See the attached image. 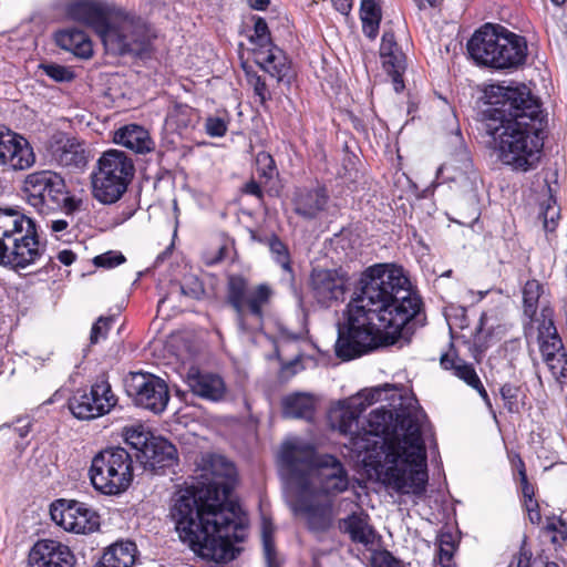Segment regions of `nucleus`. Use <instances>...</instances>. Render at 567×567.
Here are the masks:
<instances>
[{"label": "nucleus", "mask_w": 567, "mask_h": 567, "mask_svg": "<svg viewBox=\"0 0 567 567\" xmlns=\"http://www.w3.org/2000/svg\"><path fill=\"white\" fill-rule=\"evenodd\" d=\"M375 388L363 400L359 394L340 401L329 411L331 426L348 436L344 445L358 456L365 453L371 458L378 449L383 450V481L400 494L422 496L426 491V449L423 440L425 414L417 409L373 410L367 420L368 427L360 426V415L381 395Z\"/></svg>", "instance_id": "1"}, {"label": "nucleus", "mask_w": 567, "mask_h": 567, "mask_svg": "<svg viewBox=\"0 0 567 567\" xmlns=\"http://www.w3.org/2000/svg\"><path fill=\"white\" fill-rule=\"evenodd\" d=\"M360 285V293L348 305L347 321L338 324L336 354L342 360L401 338L408 341L426 321L421 297L402 268L374 265L363 272Z\"/></svg>", "instance_id": "2"}, {"label": "nucleus", "mask_w": 567, "mask_h": 567, "mask_svg": "<svg viewBox=\"0 0 567 567\" xmlns=\"http://www.w3.org/2000/svg\"><path fill=\"white\" fill-rule=\"evenodd\" d=\"M491 93L484 128L499 161L517 171L533 168L547 124L539 100L524 84L493 86Z\"/></svg>", "instance_id": "3"}, {"label": "nucleus", "mask_w": 567, "mask_h": 567, "mask_svg": "<svg viewBox=\"0 0 567 567\" xmlns=\"http://www.w3.org/2000/svg\"><path fill=\"white\" fill-rule=\"evenodd\" d=\"M229 488L207 486L204 496L190 489L176 494L172 519L182 542L196 553L235 558V543L246 538L247 518L240 506L228 501Z\"/></svg>", "instance_id": "4"}, {"label": "nucleus", "mask_w": 567, "mask_h": 567, "mask_svg": "<svg viewBox=\"0 0 567 567\" xmlns=\"http://www.w3.org/2000/svg\"><path fill=\"white\" fill-rule=\"evenodd\" d=\"M65 14L92 28L113 55L138 54L148 41L146 22L111 1L72 0Z\"/></svg>", "instance_id": "5"}, {"label": "nucleus", "mask_w": 567, "mask_h": 567, "mask_svg": "<svg viewBox=\"0 0 567 567\" xmlns=\"http://www.w3.org/2000/svg\"><path fill=\"white\" fill-rule=\"evenodd\" d=\"M313 458V446L299 440L282 444L279 463L287 484L295 491L290 502L293 515L316 536L327 534L334 524V501L309 491V470Z\"/></svg>", "instance_id": "6"}, {"label": "nucleus", "mask_w": 567, "mask_h": 567, "mask_svg": "<svg viewBox=\"0 0 567 567\" xmlns=\"http://www.w3.org/2000/svg\"><path fill=\"white\" fill-rule=\"evenodd\" d=\"M44 252L34 221L19 210L0 208V265L19 271Z\"/></svg>", "instance_id": "7"}, {"label": "nucleus", "mask_w": 567, "mask_h": 567, "mask_svg": "<svg viewBox=\"0 0 567 567\" xmlns=\"http://www.w3.org/2000/svg\"><path fill=\"white\" fill-rule=\"evenodd\" d=\"M467 51L480 65L514 69L525 63L527 43L524 37L487 23L472 35Z\"/></svg>", "instance_id": "8"}, {"label": "nucleus", "mask_w": 567, "mask_h": 567, "mask_svg": "<svg viewBox=\"0 0 567 567\" xmlns=\"http://www.w3.org/2000/svg\"><path fill=\"white\" fill-rule=\"evenodd\" d=\"M274 295L268 284L250 287L241 275H229L226 286V302L236 315V322L243 332L262 329L265 308Z\"/></svg>", "instance_id": "9"}, {"label": "nucleus", "mask_w": 567, "mask_h": 567, "mask_svg": "<svg viewBox=\"0 0 567 567\" xmlns=\"http://www.w3.org/2000/svg\"><path fill=\"white\" fill-rule=\"evenodd\" d=\"M134 173L133 159L123 151L104 152L91 174L93 197L104 205L118 202L127 190Z\"/></svg>", "instance_id": "10"}, {"label": "nucleus", "mask_w": 567, "mask_h": 567, "mask_svg": "<svg viewBox=\"0 0 567 567\" xmlns=\"http://www.w3.org/2000/svg\"><path fill=\"white\" fill-rule=\"evenodd\" d=\"M23 193L28 203L41 214L61 209L71 215L80 205V202L70 195L64 178L52 171H39L27 175Z\"/></svg>", "instance_id": "11"}, {"label": "nucleus", "mask_w": 567, "mask_h": 567, "mask_svg": "<svg viewBox=\"0 0 567 567\" xmlns=\"http://www.w3.org/2000/svg\"><path fill=\"white\" fill-rule=\"evenodd\" d=\"M89 474L96 491L117 495L133 481V457L120 446L105 449L93 457Z\"/></svg>", "instance_id": "12"}, {"label": "nucleus", "mask_w": 567, "mask_h": 567, "mask_svg": "<svg viewBox=\"0 0 567 567\" xmlns=\"http://www.w3.org/2000/svg\"><path fill=\"white\" fill-rule=\"evenodd\" d=\"M316 451L313 450V455ZM309 474V491L336 499L350 486V476L343 463L333 455H322L316 462L311 461Z\"/></svg>", "instance_id": "13"}, {"label": "nucleus", "mask_w": 567, "mask_h": 567, "mask_svg": "<svg viewBox=\"0 0 567 567\" xmlns=\"http://www.w3.org/2000/svg\"><path fill=\"white\" fill-rule=\"evenodd\" d=\"M117 403L111 384L104 375L99 377L90 391H76L69 400V409L79 420H92L107 414Z\"/></svg>", "instance_id": "14"}, {"label": "nucleus", "mask_w": 567, "mask_h": 567, "mask_svg": "<svg viewBox=\"0 0 567 567\" xmlns=\"http://www.w3.org/2000/svg\"><path fill=\"white\" fill-rule=\"evenodd\" d=\"M125 388L136 406L155 414L162 413L169 401V391L165 381L151 373H131Z\"/></svg>", "instance_id": "15"}, {"label": "nucleus", "mask_w": 567, "mask_h": 567, "mask_svg": "<svg viewBox=\"0 0 567 567\" xmlns=\"http://www.w3.org/2000/svg\"><path fill=\"white\" fill-rule=\"evenodd\" d=\"M52 520L66 532L89 534L100 527V516L85 503L60 498L50 506Z\"/></svg>", "instance_id": "16"}, {"label": "nucleus", "mask_w": 567, "mask_h": 567, "mask_svg": "<svg viewBox=\"0 0 567 567\" xmlns=\"http://www.w3.org/2000/svg\"><path fill=\"white\" fill-rule=\"evenodd\" d=\"M310 280L312 295L320 306L328 308L344 299L348 278L341 269H313Z\"/></svg>", "instance_id": "17"}, {"label": "nucleus", "mask_w": 567, "mask_h": 567, "mask_svg": "<svg viewBox=\"0 0 567 567\" xmlns=\"http://www.w3.org/2000/svg\"><path fill=\"white\" fill-rule=\"evenodd\" d=\"M35 163L30 143L21 135L0 127V166L23 171Z\"/></svg>", "instance_id": "18"}, {"label": "nucleus", "mask_w": 567, "mask_h": 567, "mask_svg": "<svg viewBox=\"0 0 567 567\" xmlns=\"http://www.w3.org/2000/svg\"><path fill=\"white\" fill-rule=\"evenodd\" d=\"M28 561V567H73L75 557L66 545L41 539L31 548Z\"/></svg>", "instance_id": "19"}, {"label": "nucleus", "mask_w": 567, "mask_h": 567, "mask_svg": "<svg viewBox=\"0 0 567 567\" xmlns=\"http://www.w3.org/2000/svg\"><path fill=\"white\" fill-rule=\"evenodd\" d=\"M380 58L385 72L391 76L395 92L404 90L403 74L406 70V56L399 47L392 30L384 31L380 45Z\"/></svg>", "instance_id": "20"}, {"label": "nucleus", "mask_w": 567, "mask_h": 567, "mask_svg": "<svg viewBox=\"0 0 567 567\" xmlns=\"http://www.w3.org/2000/svg\"><path fill=\"white\" fill-rule=\"evenodd\" d=\"M49 152L56 164L68 168H84L89 161V152L84 144L76 137L63 134L52 140Z\"/></svg>", "instance_id": "21"}, {"label": "nucleus", "mask_w": 567, "mask_h": 567, "mask_svg": "<svg viewBox=\"0 0 567 567\" xmlns=\"http://www.w3.org/2000/svg\"><path fill=\"white\" fill-rule=\"evenodd\" d=\"M136 460L154 473L161 470L171 468L177 464V450L175 445L163 437H151V442L143 449L142 453H135Z\"/></svg>", "instance_id": "22"}, {"label": "nucleus", "mask_w": 567, "mask_h": 567, "mask_svg": "<svg viewBox=\"0 0 567 567\" xmlns=\"http://www.w3.org/2000/svg\"><path fill=\"white\" fill-rule=\"evenodd\" d=\"M186 382L190 391L204 400L220 402L226 398V383L216 373L203 372L197 368H190L187 372Z\"/></svg>", "instance_id": "23"}, {"label": "nucleus", "mask_w": 567, "mask_h": 567, "mask_svg": "<svg viewBox=\"0 0 567 567\" xmlns=\"http://www.w3.org/2000/svg\"><path fill=\"white\" fill-rule=\"evenodd\" d=\"M437 177L447 182L473 185L477 179V173L467 148L461 146L449 161L443 163L437 169Z\"/></svg>", "instance_id": "24"}, {"label": "nucleus", "mask_w": 567, "mask_h": 567, "mask_svg": "<svg viewBox=\"0 0 567 567\" xmlns=\"http://www.w3.org/2000/svg\"><path fill=\"white\" fill-rule=\"evenodd\" d=\"M256 61L258 65L267 72L277 82L290 83V63L285 52L277 45H271L256 51Z\"/></svg>", "instance_id": "25"}, {"label": "nucleus", "mask_w": 567, "mask_h": 567, "mask_svg": "<svg viewBox=\"0 0 567 567\" xmlns=\"http://www.w3.org/2000/svg\"><path fill=\"white\" fill-rule=\"evenodd\" d=\"M114 142L140 154L148 153L154 148L148 131L137 124L120 127L114 134Z\"/></svg>", "instance_id": "26"}, {"label": "nucleus", "mask_w": 567, "mask_h": 567, "mask_svg": "<svg viewBox=\"0 0 567 567\" xmlns=\"http://www.w3.org/2000/svg\"><path fill=\"white\" fill-rule=\"evenodd\" d=\"M328 195L324 188L300 189L293 198V210L306 219H312L324 209Z\"/></svg>", "instance_id": "27"}, {"label": "nucleus", "mask_w": 567, "mask_h": 567, "mask_svg": "<svg viewBox=\"0 0 567 567\" xmlns=\"http://www.w3.org/2000/svg\"><path fill=\"white\" fill-rule=\"evenodd\" d=\"M56 44L75 56L89 59L93 55L92 42L89 35L78 28H66L55 33Z\"/></svg>", "instance_id": "28"}, {"label": "nucleus", "mask_w": 567, "mask_h": 567, "mask_svg": "<svg viewBox=\"0 0 567 567\" xmlns=\"http://www.w3.org/2000/svg\"><path fill=\"white\" fill-rule=\"evenodd\" d=\"M548 309H543V322L538 327L539 349L544 361H553L556 355L564 352V346L550 315H546Z\"/></svg>", "instance_id": "29"}, {"label": "nucleus", "mask_w": 567, "mask_h": 567, "mask_svg": "<svg viewBox=\"0 0 567 567\" xmlns=\"http://www.w3.org/2000/svg\"><path fill=\"white\" fill-rule=\"evenodd\" d=\"M136 546L132 542L110 546L95 567H132L135 563Z\"/></svg>", "instance_id": "30"}, {"label": "nucleus", "mask_w": 567, "mask_h": 567, "mask_svg": "<svg viewBox=\"0 0 567 567\" xmlns=\"http://www.w3.org/2000/svg\"><path fill=\"white\" fill-rule=\"evenodd\" d=\"M315 412L313 399L305 393H295L282 400V413L289 419L310 420Z\"/></svg>", "instance_id": "31"}, {"label": "nucleus", "mask_w": 567, "mask_h": 567, "mask_svg": "<svg viewBox=\"0 0 567 567\" xmlns=\"http://www.w3.org/2000/svg\"><path fill=\"white\" fill-rule=\"evenodd\" d=\"M339 528L343 533L349 534L351 540L354 543L368 545L373 542L374 535L372 528L361 515L355 513L340 519Z\"/></svg>", "instance_id": "32"}, {"label": "nucleus", "mask_w": 567, "mask_h": 567, "mask_svg": "<svg viewBox=\"0 0 567 567\" xmlns=\"http://www.w3.org/2000/svg\"><path fill=\"white\" fill-rule=\"evenodd\" d=\"M360 17L362 31L370 40H374L379 33L382 20V10L379 0H361Z\"/></svg>", "instance_id": "33"}, {"label": "nucleus", "mask_w": 567, "mask_h": 567, "mask_svg": "<svg viewBox=\"0 0 567 567\" xmlns=\"http://www.w3.org/2000/svg\"><path fill=\"white\" fill-rule=\"evenodd\" d=\"M440 362L445 370H453L454 374L471 388H477L481 385V380L471 363L453 358L449 353L442 354Z\"/></svg>", "instance_id": "34"}, {"label": "nucleus", "mask_w": 567, "mask_h": 567, "mask_svg": "<svg viewBox=\"0 0 567 567\" xmlns=\"http://www.w3.org/2000/svg\"><path fill=\"white\" fill-rule=\"evenodd\" d=\"M501 396L504 401V408L509 413H519L525 405V398L519 384L506 382L499 389Z\"/></svg>", "instance_id": "35"}, {"label": "nucleus", "mask_w": 567, "mask_h": 567, "mask_svg": "<svg viewBox=\"0 0 567 567\" xmlns=\"http://www.w3.org/2000/svg\"><path fill=\"white\" fill-rule=\"evenodd\" d=\"M544 292L543 285L536 280H528L523 288L524 312L529 318L536 315L538 301Z\"/></svg>", "instance_id": "36"}, {"label": "nucleus", "mask_w": 567, "mask_h": 567, "mask_svg": "<svg viewBox=\"0 0 567 567\" xmlns=\"http://www.w3.org/2000/svg\"><path fill=\"white\" fill-rule=\"evenodd\" d=\"M266 241L275 261L280 265L284 271L292 275L291 259L287 245L275 234H271Z\"/></svg>", "instance_id": "37"}, {"label": "nucleus", "mask_w": 567, "mask_h": 567, "mask_svg": "<svg viewBox=\"0 0 567 567\" xmlns=\"http://www.w3.org/2000/svg\"><path fill=\"white\" fill-rule=\"evenodd\" d=\"M539 216L543 218L545 230L554 231L559 218V208L551 194H549L546 202L540 203Z\"/></svg>", "instance_id": "38"}, {"label": "nucleus", "mask_w": 567, "mask_h": 567, "mask_svg": "<svg viewBox=\"0 0 567 567\" xmlns=\"http://www.w3.org/2000/svg\"><path fill=\"white\" fill-rule=\"evenodd\" d=\"M272 533V526L270 524L265 523L262 527V547L265 559L267 563V567H281V561L277 557V553L275 549Z\"/></svg>", "instance_id": "39"}, {"label": "nucleus", "mask_w": 567, "mask_h": 567, "mask_svg": "<svg viewBox=\"0 0 567 567\" xmlns=\"http://www.w3.org/2000/svg\"><path fill=\"white\" fill-rule=\"evenodd\" d=\"M40 69L53 81L59 83H68L74 80L75 74L69 66L56 63H42Z\"/></svg>", "instance_id": "40"}, {"label": "nucleus", "mask_w": 567, "mask_h": 567, "mask_svg": "<svg viewBox=\"0 0 567 567\" xmlns=\"http://www.w3.org/2000/svg\"><path fill=\"white\" fill-rule=\"evenodd\" d=\"M250 41L258 45L257 50L274 45L269 28L264 18H257L254 24V33L250 35Z\"/></svg>", "instance_id": "41"}, {"label": "nucleus", "mask_w": 567, "mask_h": 567, "mask_svg": "<svg viewBox=\"0 0 567 567\" xmlns=\"http://www.w3.org/2000/svg\"><path fill=\"white\" fill-rule=\"evenodd\" d=\"M181 293L185 297L199 300L205 295L203 282L195 276L184 278V282L179 285Z\"/></svg>", "instance_id": "42"}, {"label": "nucleus", "mask_w": 567, "mask_h": 567, "mask_svg": "<svg viewBox=\"0 0 567 567\" xmlns=\"http://www.w3.org/2000/svg\"><path fill=\"white\" fill-rule=\"evenodd\" d=\"M125 442L136 451L135 453H142L151 442V437H148V433L140 429H128L125 432Z\"/></svg>", "instance_id": "43"}, {"label": "nucleus", "mask_w": 567, "mask_h": 567, "mask_svg": "<svg viewBox=\"0 0 567 567\" xmlns=\"http://www.w3.org/2000/svg\"><path fill=\"white\" fill-rule=\"evenodd\" d=\"M257 172L261 177L271 179L276 174L275 161L270 154L261 152L256 157Z\"/></svg>", "instance_id": "44"}, {"label": "nucleus", "mask_w": 567, "mask_h": 567, "mask_svg": "<svg viewBox=\"0 0 567 567\" xmlns=\"http://www.w3.org/2000/svg\"><path fill=\"white\" fill-rule=\"evenodd\" d=\"M439 557L441 564H446L452 559L454 550V539L451 533H442L437 538Z\"/></svg>", "instance_id": "45"}, {"label": "nucleus", "mask_w": 567, "mask_h": 567, "mask_svg": "<svg viewBox=\"0 0 567 567\" xmlns=\"http://www.w3.org/2000/svg\"><path fill=\"white\" fill-rule=\"evenodd\" d=\"M247 75H248V82L254 87L255 95L259 99L260 104L264 105L268 100L271 99V94L268 90V86H267L265 80L256 73H254V74L248 73Z\"/></svg>", "instance_id": "46"}, {"label": "nucleus", "mask_w": 567, "mask_h": 567, "mask_svg": "<svg viewBox=\"0 0 567 567\" xmlns=\"http://www.w3.org/2000/svg\"><path fill=\"white\" fill-rule=\"evenodd\" d=\"M113 322L112 317H100L97 321L93 324L90 334L91 344H95L99 342L100 338H105L106 333Z\"/></svg>", "instance_id": "47"}, {"label": "nucleus", "mask_w": 567, "mask_h": 567, "mask_svg": "<svg viewBox=\"0 0 567 567\" xmlns=\"http://www.w3.org/2000/svg\"><path fill=\"white\" fill-rule=\"evenodd\" d=\"M125 261V257L121 252L107 251L99 255L93 259L97 267L112 268Z\"/></svg>", "instance_id": "48"}, {"label": "nucleus", "mask_w": 567, "mask_h": 567, "mask_svg": "<svg viewBox=\"0 0 567 567\" xmlns=\"http://www.w3.org/2000/svg\"><path fill=\"white\" fill-rule=\"evenodd\" d=\"M206 133L213 137H221L227 132V122L218 116H210L205 123Z\"/></svg>", "instance_id": "49"}, {"label": "nucleus", "mask_w": 567, "mask_h": 567, "mask_svg": "<svg viewBox=\"0 0 567 567\" xmlns=\"http://www.w3.org/2000/svg\"><path fill=\"white\" fill-rule=\"evenodd\" d=\"M556 379L567 377V355L565 352L556 355L553 361H545Z\"/></svg>", "instance_id": "50"}, {"label": "nucleus", "mask_w": 567, "mask_h": 567, "mask_svg": "<svg viewBox=\"0 0 567 567\" xmlns=\"http://www.w3.org/2000/svg\"><path fill=\"white\" fill-rule=\"evenodd\" d=\"M373 567H404V565L392 556L391 553L384 550L378 553L372 560Z\"/></svg>", "instance_id": "51"}, {"label": "nucleus", "mask_w": 567, "mask_h": 567, "mask_svg": "<svg viewBox=\"0 0 567 567\" xmlns=\"http://www.w3.org/2000/svg\"><path fill=\"white\" fill-rule=\"evenodd\" d=\"M532 551L523 545L519 549L518 555L515 557L516 567H530Z\"/></svg>", "instance_id": "52"}, {"label": "nucleus", "mask_w": 567, "mask_h": 567, "mask_svg": "<svg viewBox=\"0 0 567 567\" xmlns=\"http://www.w3.org/2000/svg\"><path fill=\"white\" fill-rule=\"evenodd\" d=\"M526 508H527V512H528V518L530 520L532 524H539L540 520H542V515H540V512L538 509V504L534 501L533 504H530L529 502L526 503Z\"/></svg>", "instance_id": "53"}, {"label": "nucleus", "mask_w": 567, "mask_h": 567, "mask_svg": "<svg viewBox=\"0 0 567 567\" xmlns=\"http://www.w3.org/2000/svg\"><path fill=\"white\" fill-rule=\"evenodd\" d=\"M56 258L59 259V261L61 264H63L65 266H70L74 262L76 256L72 250L64 249L58 254Z\"/></svg>", "instance_id": "54"}, {"label": "nucleus", "mask_w": 567, "mask_h": 567, "mask_svg": "<svg viewBox=\"0 0 567 567\" xmlns=\"http://www.w3.org/2000/svg\"><path fill=\"white\" fill-rule=\"evenodd\" d=\"M244 192L246 194L254 195V196H256L258 198H262V190H261L259 184L256 181H254V179H251L250 182H248L245 185Z\"/></svg>", "instance_id": "55"}, {"label": "nucleus", "mask_w": 567, "mask_h": 567, "mask_svg": "<svg viewBox=\"0 0 567 567\" xmlns=\"http://www.w3.org/2000/svg\"><path fill=\"white\" fill-rule=\"evenodd\" d=\"M336 10L342 14H348L352 8V0H331Z\"/></svg>", "instance_id": "56"}, {"label": "nucleus", "mask_w": 567, "mask_h": 567, "mask_svg": "<svg viewBox=\"0 0 567 567\" xmlns=\"http://www.w3.org/2000/svg\"><path fill=\"white\" fill-rule=\"evenodd\" d=\"M51 230L55 234L64 231L69 227V223L64 219H56L51 221Z\"/></svg>", "instance_id": "57"}, {"label": "nucleus", "mask_w": 567, "mask_h": 567, "mask_svg": "<svg viewBox=\"0 0 567 567\" xmlns=\"http://www.w3.org/2000/svg\"><path fill=\"white\" fill-rule=\"evenodd\" d=\"M246 1H247L248 6L255 10H265L270 3V0H246Z\"/></svg>", "instance_id": "58"}, {"label": "nucleus", "mask_w": 567, "mask_h": 567, "mask_svg": "<svg viewBox=\"0 0 567 567\" xmlns=\"http://www.w3.org/2000/svg\"><path fill=\"white\" fill-rule=\"evenodd\" d=\"M523 496L525 498V503L533 504L534 499V487L532 484H525V486L522 487Z\"/></svg>", "instance_id": "59"}, {"label": "nucleus", "mask_w": 567, "mask_h": 567, "mask_svg": "<svg viewBox=\"0 0 567 567\" xmlns=\"http://www.w3.org/2000/svg\"><path fill=\"white\" fill-rule=\"evenodd\" d=\"M558 524H559V528H557L555 524H550V525H548V529L557 530L561 535V537L564 539H566V537H567V525L563 520H559Z\"/></svg>", "instance_id": "60"}, {"label": "nucleus", "mask_w": 567, "mask_h": 567, "mask_svg": "<svg viewBox=\"0 0 567 567\" xmlns=\"http://www.w3.org/2000/svg\"><path fill=\"white\" fill-rule=\"evenodd\" d=\"M474 389L478 392V394L481 395V398L483 399V401L485 402V404H486L489 409H492V403H491L489 396H488V394H487V392H486V390H485V388H484L483 383L481 382V385H480V386H477V388H474Z\"/></svg>", "instance_id": "61"}, {"label": "nucleus", "mask_w": 567, "mask_h": 567, "mask_svg": "<svg viewBox=\"0 0 567 567\" xmlns=\"http://www.w3.org/2000/svg\"><path fill=\"white\" fill-rule=\"evenodd\" d=\"M250 237H251V239H252L254 241H258V243H260V244H265V245H267V241H266V240L269 238V236H264V237H262V236H259L257 233H255V231H252V230L250 231Z\"/></svg>", "instance_id": "62"}, {"label": "nucleus", "mask_w": 567, "mask_h": 567, "mask_svg": "<svg viewBox=\"0 0 567 567\" xmlns=\"http://www.w3.org/2000/svg\"><path fill=\"white\" fill-rule=\"evenodd\" d=\"M519 476H520L522 487L525 486V484H529L523 463H522V468L519 470Z\"/></svg>", "instance_id": "63"}, {"label": "nucleus", "mask_w": 567, "mask_h": 567, "mask_svg": "<svg viewBox=\"0 0 567 567\" xmlns=\"http://www.w3.org/2000/svg\"><path fill=\"white\" fill-rule=\"evenodd\" d=\"M18 431H19V435L21 437H24L28 434V432H29L27 426L20 427V429H18Z\"/></svg>", "instance_id": "64"}]
</instances>
